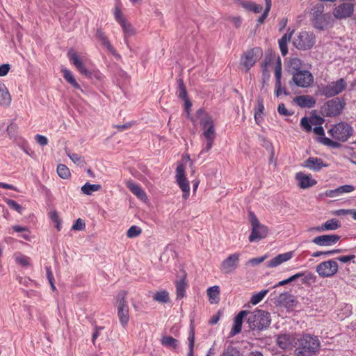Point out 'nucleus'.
I'll return each instance as SVG.
<instances>
[{
	"instance_id": "dca6fc26",
	"label": "nucleus",
	"mask_w": 356,
	"mask_h": 356,
	"mask_svg": "<svg viewBox=\"0 0 356 356\" xmlns=\"http://www.w3.org/2000/svg\"><path fill=\"white\" fill-rule=\"evenodd\" d=\"M339 239L337 234H325L314 238L312 241L318 246L328 247L335 245Z\"/></svg>"
},
{
	"instance_id": "b1692460",
	"label": "nucleus",
	"mask_w": 356,
	"mask_h": 356,
	"mask_svg": "<svg viewBox=\"0 0 356 356\" xmlns=\"http://www.w3.org/2000/svg\"><path fill=\"white\" fill-rule=\"evenodd\" d=\"M126 185L127 187L130 190V191L133 194H134L138 198L143 201H145L147 200V197L145 192L143 190L140 185L136 184L131 180L127 181Z\"/></svg>"
},
{
	"instance_id": "473e14b6",
	"label": "nucleus",
	"mask_w": 356,
	"mask_h": 356,
	"mask_svg": "<svg viewBox=\"0 0 356 356\" xmlns=\"http://www.w3.org/2000/svg\"><path fill=\"white\" fill-rule=\"evenodd\" d=\"M186 276L180 280L176 282V293L177 299H181L186 296V282L185 281Z\"/></svg>"
},
{
	"instance_id": "79ce46f5",
	"label": "nucleus",
	"mask_w": 356,
	"mask_h": 356,
	"mask_svg": "<svg viewBox=\"0 0 356 356\" xmlns=\"http://www.w3.org/2000/svg\"><path fill=\"white\" fill-rule=\"evenodd\" d=\"M340 227H341V224L335 218H332L331 220H327L325 223L323 224V231L336 230L338 228H339Z\"/></svg>"
},
{
	"instance_id": "c9c22d12",
	"label": "nucleus",
	"mask_w": 356,
	"mask_h": 356,
	"mask_svg": "<svg viewBox=\"0 0 356 356\" xmlns=\"http://www.w3.org/2000/svg\"><path fill=\"white\" fill-rule=\"evenodd\" d=\"M220 290L218 286H213L207 289V295L211 303H217L219 300Z\"/></svg>"
},
{
	"instance_id": "3c124183",
	"label": "nucleus",
	"mask_w": 356,
	"mask_h": 356,
	"mask_svg": "<svg viewBox=\"0 0 356 356\" xmlns=\"http://www.w3.org/2000/svg\"><path fill=\"white\" fill-rule=\"evenodd\" d=\"M5 202L10 209L17 211L20 214L22 213L23 208L16 201L10 199H6Z\"/></svg>"
},
{
	"instance_id": "0e129e2a",
	"label": "nucleus",
	"mask_w": 356,
	"mask_h": 356,
	"mask_svg": "<svg viewBox=\"0 0 356 356\" xmlns=\"http://www.w3.org/2000/svg\"><path fill=\"white\" fill-rule=\"evenodd\" d=\"M324 11V5L323 3L316 4L313 9V17L323 15Z\"/></svg>"
},
{
	"instance_id": "f3484780",
	"label": "nucleus",
	"mask_w": 356,
	"mask_h": 356,
	"mask_svg": "<svg viewBox=\"0 0 356 356\" xmlns=\"http://www.w3.org/2000/svg\"><path fill=\"white\" fill-rule=\"evenodd\" d=\"M275 95L279 97L281 94L288 95L289 92L286 90L285 88H282V64L280 57H277V63L275 67Z\"/></svg>"
},
{
	"instance_id": "603ef678",
	"label": "nucleus",
	"mask_w": 356,
	"mask_h": 356,
	"mask_svg": "<svg viewBox=\"0 0 356 356\" xmlns=\"http://www.w3.org/2000/svg\"><path fill=\"white\" fill-rule=\"evenodd\" d=\"M301 276H302V275L296 273L286 280L279 282L277 284H276L274 286V288H276V287L280 286H284L285 284H287L289 283L294 282V281L297 280L298 278H300Z\"/></svg>"
},
{
	"instance_id": "f704fd0d",
	"label": "nucleus",
	"mask_w": 356,
	"mask_h": 356,
	"mask_svg": "<svg viewBox=\"0 0 356 356\" xmlns=\"http://www.w3.org/2000/svg\"><path fill=\"white\" fill-rule=\"evenodd\" d=\"M161 343L163 346L173 349H176L179 344V341L171 336H163Z\"/></svg>"
},
{
	"instance_id": "e2e57ef3",
	"label": "nucleus",
	"mask_w": 356,
	"mask_h": 356,
	"mask_svg": "<svg viewBox=\"0 0 356 356\" xmlns=\"http://www.w3.org/2000/svg\"><path fill=\"white\" fill-rule=\"evenodd\" d=\"M17 130V125L14 122H11L7 127V131L10 138H14L16 136Z\"/></svg>"
},
{
	"instance_id": "864d4df0",
	"label": "nucleus",
	"mask_w": 356,
	"mask_h": 356,
	"mask_svg": "<svg viewBox=\"0 0 356 356\" xmlns=\"http://www.w3.org/2000/svg\"><path fill=\"white\" fill-rule=\"evenodd\" d=\"M355 190V187L352 185H343L340 186L336 188V191L338 193V195H342L343 193H351Z\"/></svg>"
},
{
	"instance_id": "4c0bfd02",
	"label": "nucleus",
	"mask_w": 356,
	"mask_h": 356,
	"mask_svg": "<svg viewBox=\"0 0 356 356\" xmlns=\"http://www.w3.org/2000/svg\"><path fill=\"white\" fill-rule=\"evenodd\" d=\"M102 188L100 184H91L86 182L81 188V192L87 195H90L93 192L99 191Z\"/></svg>"
},
{
	"instance_id": "a878e982",
	"label": "nucleus",
	"mask_w": 356,
	"mask_h": 356,
	"mask_svg": "<svg viewBox=\"0 0 356 356\" xmlns=\"http://www.w3.org/2000/svg\"><path fill=\"white\" fill-rule=\"evenodd\" d=\"M277 302L286 307H294L296 303L295 296L288 292L280 293L277 297Z\"/></svg>"
},
{
	"instance_id": "72a5a7b5",
	"label": "nucleus",
	"mask_w": 356,
	"mask_h": 356,
	"mask_svg": "<svg viewBox=\"0 0 356 356\" xmlns=\"http://www.w3.org/2000/svg\"><path fill=\"white\" fill-rule=\"evenodd\" d=\"M188 353L187 356H194V343H195V327L193 324L190 325V330L188 337Z\"/></svg>"
},
{
	"instance_id": "7ed1b4c3",
	"label": "nucleus",
	"mask_w": 356,
	"mask_h": 356,
	"mask_svg": "<svg viewBox=\"0 0 356 356\" xmlns=\"http://www.w3.org/2000/svg\"><path fill=\"white\" fill-rule=\"evenodd\" d=\"M247 321L249 327L252 330L261 331L269 327L271 323V317L269 312L261 309H256L250 313Z\"/></svg>"
},
{
	"instance_id": "37998d69",
	"label": "nucleus",
	"mask_w": 356,
	"mask_h": 356,
	"mask_svg": "<svg viewBox=\"0 0 356 356\" xmlns=\"http://www.w3.org/2000/svg\"><path fill=\"white\" fill-rule=\"evenodd\" d=\"M66 154L71 161L77 165L83 166L86 163L83 157L79 156L78 154L71 153L70 151H66Z\"/></svg>"
},
{
	"instance_id": "5701e85b",
	"label": "nucleus",
	"mask_w": 356,
	"mask_h": 356,
	"mask_svg": "<svg viewBox=\"0 0 356 356\" xmlns=\"http://www.w3.org/2000/svg\"><path fill=\"white\" fill-rule=\"evenodd\" d=\"M293 257V252H287L283 254H280L276 257L269 260L266 266L268 268H274L280 266L282 263L289 261Z\"/></svg>"
},
{
	"instance_id": "69168bd1",
	"label": "nucleus",
	"mask_w": 356,
	"mask_h": 356,
	"mask_svg": "<svg viewBox=\"0 0 356 356\" xmlns=\"http://www.w3.org/2000/svg\"><path fill=\"white\" fill-rule=\"evenodd\" d=\"M10 70V65L8 63H5L0 65V76H4L8 74V72Z\"/></svg>"
},
{
	"instance_id": "6e6552de",
	"label": "nucleus",
	"mask_w": 356,
	"mask_h": 356,
	"mask_svg": "<svg viewBox=\"0 0 356 356\" xmlns=\"http://www.w3.org/2000/svg\"><path fill=\"white\" fill-rule=\"evenodd\" d=\"M353 132L352 126L344 122L336 124L328 131L334 139L341 142L347 141L353 135Z\"/></svg>"
},
{
	"instance_id": "aec40b11",
	"label": "nucleus",
	"mask_w": 356,
	"mask_h": 356,
	"mask_svg": "<svg viewBox=\"0 0 356 356\" xmlns=\"http://www.w3.org/2000/svg\"><path fill=\"white\" fill-rule=\"evenodd\" d=\"M68 55L70 60L73 63V65L81 74L86 76H90L91 75V72L86 68L83 62L79 59V57L76 53L69 52Z\"/></svg>"
},
{
	"instance_id": "7c9ffc66",
	"label": "nucleus",
	"mask_w": 356,
	"mask_h": 356,
	"mask_svg": "<svg viewBox=\"0 0 356 356\" xmlns=\"http://www.w3.org/2000/svg\"><path fill=\"white\" fill-rule=\"evenodd\" d=\"M264 105L262 99H258L257 107L254 109V120L257 124H260L264 120Z\"/></svg>"
},
{
	"instance_id": "58836bf2",
	"label": "nucleus",
	"mask_w": 356,
	"mask_h": 356,
	"mask_svg": "<svg viewBox=\"0 0 356 356\" xmlns=\"http://www.w3.org/2000/svg\"><path fill=\"white\" fill-rule=\"evenodd\" d=\"M120 26L124 31L125 43L127 44V47H129L127 38L131 37L135 34L134 29L129 23H127L126 21Z\"/></svg>"
},
{
	"instance_id": "1a4fd4ad",
	"label": "nucleus",
	"mask_w": 356,
	"mask_h": 356,
	"mask_svg": "<svg viewBox=\"0 0 356 356\" xmlns=\"http://www.w3.org/2000/svg\"><path fill=\"white\" fill-rule=\"evenodd\" d=\"M346 87L347 83L346 80L343 78H340L335 81H332L325 86H323L319 89V92L321 95H323L327 98H330L346 90Z\"/></svg>"
},
{
	"instance_id": "49530a36",
	"label": "nucleus",
	"mask_w": 356,
	"mask_h": 356,
	"mask_svg": "<svg viewBox=\"0 0 356 356\" xmlns=\"http://www.w3.org/2000/svg\"><path fill=\"white\" fill-rule=\"evenodd\" d=\"M57 172L58 176L63 179H67L70 176L69 168L63 164L58 165Z\"/></svg>"
},
{
	"instance_id": "39448f33",
	"label": "nucleus",
	"mask_w": 356,
	"mask_h": 356,
	"mask_svg": "<svg viewBox=\"0 0 356 356\" xmlns=\"http://www.w3.org/2000/svg\"><path fill=\"white\" fill-rule=\"evenodd\" d=\"M249 220L252 225V232L248 238L250 242L259 241L267 236L268 227L261 224L255 214L252 211L249 213Z\"/></svg>"
},
{
	"instance_id": "2f4dec72",
	"label": "nucleus",
	"mask_w": 356,
	"mask_h": 356,
	"mask_svg": "<svg viewBox=\"0 0 356 356\" xmlns=\"http://www.w3.org/2000/svg\"><path fill=\"white\" fill-rule=\"evenodd\" d=\"M271 63V56L268 55H266L264 63L261 65V70H262V78H263V82L264 83H267L270 77V74L268 70V66Z\"/></svg>"
},
{
	"instance_id": "ea45409f",
	"label": "nucleus",
	"mask_w": 356,
	"mask_h": 356,
	"mask_svg": "<svg viewBox=\"0 0 356 356\" xmlns=\"http://www.w3.org/2000/svg\"><path fill=\"white\" fill-rule=\"evenodd\" d=\"M177 83H178V88L177 90V97L182 99H186L188 98L186 88L185 87L183 79H179L177 80Z\"/></svg>"
},
{
	"instance_id": "6e6d98bb",
	"label": "nucleus",
	"mask_w": 356,
	"mask_h": 356,
	"mask_svg": "<svg viewBox=\"0 0 356 356\" xmlns=\"http://www.w3.org/2000/svg\"><path fill=\"white\" fill-rule=\"evenodd\" d=\"M312 122L309 120V119L305 116L302 118L300 120V126L307 131L309 132L312 130V126H311Z\"/></svg>"
},
{
	"instance_id": "bf43d9fd",
	"label": "nucleus",
	"mask_w": 356,
	"mask_h": 356,
	"mask_svg": "<svg viewBox=\"0 0 356 356\" xmlns=\"http://www.w3.org/2000/svg\"><path fill=\"white\" fill-rule=\"evenodd\" d=\"M85 227H86V224H85L84 221L81 218H78L75 221L74 225H72V229L80 231V230L84 229Z\"/></svg>"
},
{
	"instance_id": "c756f323",
	"label": "nucleus",
	"mask_w": 356,
	"mask_h": 356,
	"mask_svg": "<svg viewBox=\"0 0 356 356\" xmlns=\"http://www.w3.org/2000/svg\"><path fill=\"white\" fill-rule=\"evenodd\" d=\"M241 6L248 11L259 13L262 10V6L250 1H241Z\"/></svg>"
},
{
	"instance_id": "09e8293b",
	"label": "nucleus",
	"mask_w": 356,
	"mask_h": 356,
	"mask_svg": "<svg viewBox=\"0 0 356 356\" xmlns=\"http://www.w3.org/2000/svg\"><path fill=\"white\" fill-rule=\"evenodd\" d=\"M220 356H239V351L232 345H228Z\"/></svg>"
},
{
	"instance_id": "774afa93",
	"label": "nucleus",
	"mask_w": 356,
	"mask_h": 356,
	"mask_svg": "<svg viewBox=\"0 0 356 356\" xmlns=\"http://www.w3.org/2000/svg\"><path fill=\"white\" fill-rule=\"evenodd\" d=\"M265 259L266 257L252 258L248 261V264H251L252 266H256L263 262Z\"/></svg>"
},
{
	"instance_id": "f03ea898",
	"label": "nucleus",
	"mask_w": 356,
	"mask_h": 356,
	"mask_svg": "<svg viewBox=\"0 0 356 356\" xmlns=\"http://www.w3.org/2000/svg\"><path fill=\"white\" fill-rule=\"evenodd\" d=\"M291 65L293 70L292 72L293 77L289 81L290 86L293 84L298 87L307 88L312 85L314 81V77L308 70H302L300 69L301 60L295 58L291 60Z\"/></svg>"
},
{
	"instance_id": "412c9836",
	"label": "nucleus",
	"mask_w": 356,
	"mask_h": 356,
	"mask_svg": "<svg viewBox=\"0 0 356 356\" xmlns=\"http://www.w3.org/2000/svg\"><path fill=\"white\" fill-rule=\"evenodd\" d=\"M250 312L243 310L241 311L234 318V325L229 333L231 337L235 336L238 334L241 331L243 319L245 316H246Z\"/></svg>"
},
{
	"instance_id": "13d9d810",
	"label": "nucleus",
	"mask_w": 356,
	"mask_h": 356,
	"mask_svg": "<svg viewBox=\"0 0 356 356\" xmlns=\"http://www.w3.org/2000/svg\"><path fill=\"white\" fill-rule=\"evenodd\" d=\"M15 259L17 263L22 266H29L30 265V259L25 255H20L17 257Z\"/></svg>"
},
{
	"instance_id": "2eb2a0df",
	"label": "nucleus",
	"mask_w": 356,
	"mask_h": 356,
	"mask_svg": "<svg viewBox=\"0 0 356 356\" xmlns=\"http://www.w3.org/2000/svg\"><path fill=\"white\" fill-rule=\"evenodd\" d=\"M354 12V5L351 3H342L333 10V15L338 19L350 17Z\"/></svg>"
},
{
	"instance_id": "4468645a",
	"label": "nucleus",
	"mask_w": 356,
	"mask_h": 356,
	"mask_svg": "<svg viewBox=\"0 0 356 356\" xmlns=\"http://www.w3.org/2000/svg\"><path fill=\"white\" fill-rule=\"evenodd\" d=\"M261 56V48L251 49L242 56L241 63L246 67V71H248Z\"/></svg>"
},
{
	"instance_id": "680f3d73",
	"label": "nucleus",
	"mask_w": 356,
	"mask_h": 356,
	"mask_svg": "<svg viewBox=\"0 0 356 356\" xmlns=\"http://www.w3.org/2000/svg\"><path fill=\"white\" fill-rule=\"evenodd\" d=\"M355 259V254H350V255H345V256H340L335 259V260L339 261L342 263H348L350 261H353V263H355L354 259Z\"/></svg>"
},
{
	"instance_id": "4be33fe9",
	"label": "nucleus",
	"mask_w": 356,
	"mask_h": 356,
	"mask_svg": "<svg viewBox=\"0 0 356 356\" xmlns=\"http://www.w3.org/2000/svg\"><path fill=\"white\" fill-rule=\"evenodd\" d=\"M296 179L299 181V186L301 188H307L316 184V181L312 179V175H305L300 172L296 173Z\"/></svg>"
},
{
	"instance_id": "e433bc0d",
	"label": "nucleus",
	"mask_w": 356,
	"mask_h": 356,
	"mask_svg": "<svg viewBox=\"0 0 356 356\" xmlns=\"http://www.w3.org/2000/svg\"><path fill=\"white\" fill-rule=\"evenodd\" d=\"M302 275L301 282L304 284L312 285L316 282V276L311 272L298 273Z\"/></svg>"
},
{
	"instance_id": "393cba45",
	"label": "nucleus",
	"mask_w": 356,
	"mask_h": 356,
	"mask_svg": "<svg viewBox=\"0 0 356 356\" xmlns=\"http://www.w3.org/2000/svg\"><path fill=\"white\" fill-rule=\"evenodd\" d=\"M96 37L99 40V41L102 43V44L105 47L107 50L117 57H120V55L116 53L115 49L111 45L110 41L108 40L107 36L105 33L101 30L97 29L96 32Z\"/></svg>"
},
{
	"instance_id": "c85d7f7f",
	"label": "nucleus",
	"mask_w": 356,
	"mask_h": 356,
	"mask_svg": "<svg viewBox=\"0 0 356 356\" xmlns=\"http://www.w3.org/2000/svg\"><path fill=\"white\" fill-rule=\"evenodd\" d=\"M61 72L63 73V78L67 83L72 85L74 88L81 90L80 85L77 83L70 70L67 68H63Z\"/></svg>"
},
{
	"instance_id": "9d476101",
	"label": "nucleus",
	"mask_w": 356,
	"mask_h": 356,
	"mask_svg": "<svg viewBox=\"0 0 356 356\" xmlns=\"http://www.w3.org/2000/svg\"><path fill=\"white\" fill-rule=\"evenodd\" d=\"M339 270V265L336 260L330 259L321 262L316 267V271L321 277H331L334 276Z\"/></svg>"
},
{
	"instance_id": "cd10ccee",
	"label": "nucleus",
	"mask_w": 356,
	"mask_h": 356,
	"mask_svg": "<svg viewBox=\"0 0 356 356\" xmlns=\"http://www.w3.org/2000/svg\"><path fill=\"white\" fill-rule=\"evenodd\" d=\"M328 15H323L313 17L312 24L318 30H324L328 24Z\"/></svg>"
},
{
	"instance_id": "a19ab883",
	"label": "nucleus",
	"mask_w": 356,
	"mask_h": 356,
	"mask_svg": "<svg viewBox=\"0 0 356 356\" xmlns=\"http://www.w3.org/2000/svg\"><path fill=\"white\" fill-rule=\"evenodd\" d=\"M153 298L154 300L161 303H167L170 301L169 293L165 290L156 292Z\"/></svg>"
},
{
	"instance_id": "338daca9",
	"label": "nucleus",
	"mask_w": 356,
	"mask_h": 356,
	"mask_svg": "<svg viewBox=\"0 0 356 356\" xmlns=\"http://www.w3.org/2000/svg\"><path fill=\"white\" fill-rule=\"evenodd\" d=\"M35 140H36L37 143L42 146H45L48 143V140H47V137H45L42 135L37 134L35 136Z\"/></svg>"
},
{
	"instance_id": "ddd939ff",
	"label": "nucleus",
	"mask_w": 356,
	"mask_h": 356,
	"mask_svg": "<svg viewBox=\"0 0 356 356\" xmlns=\"http://www.w3.org/2000/svg\"><path fill=\"white\" fill-rule=\"evenodd\" d=\"M240 256V253H234L224 259L220 267L221 272L225 274L233 273L238 268Z\"/></svg>"
},
{
	"instance_id": "4d7b16f0",
	"label": "nucleus",
	"mask_w": 356,
	"mask_h": 356,
	"mask_svg": "<svg viewBox=\"0 0 356 356\" xmlns=\"http://www.w3.org/2000/svg\"><path fill=\"white\" fill-rule=\"evenodd\" d=\"M45 269H46V273H47V280L51 285V288L53 291H55L56 286L54 285V275H53V273L51 270V267L46 266Z\"/></svg>"
},
{
	"instance_id": "a211bd4d",
	"label": "nucleus",
	"mask_w": 356,
	"mask_h": 356,
	"mask_svg": "<svg viewBox=\"0 0 356 356\" xmlns=\"http://www.w3.org/2000/svg\"><path fill=\"white\" fill-rule=\"evenodd\" d=\"M293 102L300 108H313L316 103V99L308 95L296 96L293 98Z\"/></svg>"
},
{
	"instance_id": "9b49d317",
	"label": "nucleus",
	"mask_w": 356,
	"mask_h": 356,
	"mask_svg": "<svg viewBox=\"0 0 356 356\" xmlns=\"http://www.w3.org/2000/svg\"><path fill=\"white\" fill-rule=\"evenodd\" d=\"M293 43L298 49H310L315 44V36L312 32L301 31L294 38Z\"/></svg>"
},
{
	"instance_id": "6ab92c4d",
	"label": "nucleus",
	"mask_w": 356,
	"mask_h": 356,
	"mask_svg": "<svg viewBox=\"0 0 356 356\" xmlns=\"http://www.w3.org/2000/svg\"><path fill=\"white\" fill-rule=\"evenodd\" d=\"M302 165L314 172H318L322 168L327 167V164L324 163L321 158L310 156Z\"/></svg>"
},
{
	"instance_id": "bb28decb",
	"label": "nucleus",
	"mask_w": 356,
	"mask_h": 356,
	"mask_svg": "<svg viewBox=\"0 0 356 356\" xmlns=\"http://www.w3.org/2000/svg\"><path fill=\"white\" fill-rule=\"evenodd\" d=\"M11 103V96L6 85L0 81V106L8 107Z\"/></svg>"
},
{
	"instance_id": "20e7f679",
	"label": "nucleus",
	"mask_w": 356,
	"mask_h": 356,
	"mask_svg": "<svg viewBox=\"0 0 356 356\" xmlns=\"http://www.w3.org/2000/svg\"><path fill=\"white\" fill-rule=\"evenodd\" d=\"M200 124L203 130L202 135L206 139V145L202 148L200 152V154H203L208 152L212 148L216 133L213 122L209 114H204V115L201 118Z\"/></svg>"
},
{
	"instance_id": "0eeeda50",
	"label": "nucleus",
	"mask_w": 356,
	"mask_h": 356,
	"mask_svg": "<svg viewBox=\"0 0 356 356\" xmlns=\"http://www.w3.org/2000/svg\"><path fill=\"white\" fill-rule=\"evenodd\" d=\"M345 106L346 102L343 98H333L324 103L321 112L327 117H336L341 114Z\"/></svg>"
},
{
	"instance_id": "de8ad7c7",
	"label": "nucleus",
	"mask_w": 356,
	"mask_h": 356,
	"mask_svg": "<svg viewBox=\"0 0 356 356\" xmlns=\"http://www.w3.org/2000/svg\"><path fill=\"white\" fill-rule=\"evenodd\" d=\"M268 292V290L266 289L262 290L256 294H254L250 299V302L254 305L258 304L264 299V298L265 297Z\"/></svg>"
},
{
	"instance_id": "c03bdc74",
	"label": "nucleus",
	"mask_w": 356,
	"mask_h": 356,
	"mask_svg": "<svg viewBox=\"0 0 356 356\" xmlns=\"http://www.w3.org/2000/svg\"><path fill=\"white\" fill-rule=\"evenodd\" d=\"M264 1L266 3V7H265L264 13L257 19V22L259 24H261L264 22L265 19L268 16V14H269V12L270 10L271 6H272L271 0H264Z\"/></svg>"
},
{
	"instance_id": "f8f14e48",
	"label": "nucleus",
	"mask_w": 356,
	"mask_h": 356,
	"mask_svg": "<svg viewBox=\"0 0 356 356\" xmlns=\"http://www.w3.org/2000/svg\"><path fill=\"white\" fill-rule=\"evenodd\" d=\"M176 181L183 192V198L186 200L189 197L190 186L189 182L185 175V168L182 163L178 164L176 168Z\"/></svg>"
},
{
	"instance_id": "052dcab7",
	"label": "nucleus",
	"mask_w": 356,
	"mask_h": 356,
	"mask_svg": "<svg viewBox=\"0 0 356 356\" xmlns=\"http://www.w3.org/2000/svg\"><path fill=\"white\" fill-rule=\"evenodd\" d=\"M114 16L115 20L121 25L124 22H125V19L123 17V15L120 10V9L118 7L115 8L114 11Z\"/></svg>"
},
{
	"instance_id": "a18cd8bd",
	"label": "nucleus",
	"mask_w": 356,
	"mask_h": 356,
	"mask_svg": "<svg viewBox=\"0 0 356 356\" xmlns=\"http://www.w3.org/2000/svg\"><path fill=\"white\" fill-rule=\"evenodd\" d=\"M277 346L282 349H286L290 344V340L289 336L286 334L279 335L276 340Z\"/></svg>"
},
{
	"instance_id": "423d86ee",
	"label": "nucleus",
	"mask_w": 356,
	"mask_h": 356,
	"mask_svg": "<svg viewBox=\"0 0 356 356\" xmlns=\"http://www.w3.org/2000/svg\"><path fill=\"white\" fill-rule=\"evenodd\" d=\"M127 291H120L116 296L118 316L123 327H125L129 320V306L126 300Z\"/></svg>"
},
{
	"instance_id": "5fc2aeb1",
	"label": "nucleus",
	"mask_w": 356,
	"mask_h": 356,
	"mask_svg": "<svg viewBox=\"0 0 356 356\" xmlns=\"http://www.w3.org/2000/svg\"><path fill=\"white\" fill-rule=\"evenodd\" d=\"M277 112L282 116H291L293 114V111H289L284 103H280L277 107Z\"/></svg>"
},
{
	"instance_id": "f257e3e1",
	"label": "nucleus",
	"mask_w": 356,
	"mask_h": 356,
	"mask_svg": "<svg viewBox=\"0 0 356 356\" xmlns=\"http://www.w3.org/2000/svg\"><path fill=\"white\" fill-rule=\"evenodd\" d=\"M321 348V341L317 336L304 334L298 340L296 348L297 356H316Z\"/></svg>"
},
{
	"instance_id": "8fccbe9b",
	"label": "nucleus",
	"mask_w": 356,
	"mask_h": 356,
	"mask_svg": "<svg viewBox=\"0 0 356 356\" xmlns=\"http://www.w3.org/2000/svg\"><path fill=\"white\" fill-rule=\"evenodd\" d=\"M142 232V229L136 226V225H132L127 232V236L128 238H133L138 236H139Z\"/></svg>"
}]
</instances>
